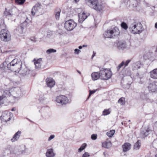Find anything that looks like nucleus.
Masks as SVG:
<instances>
[{
  "label": "nucleus",
  "mask_w": 157,
  "mask_h": 157,
  "mask_svg": "<svg viewBox=\"0 0 157 157\" xmlns=\"http://www.w3.org/2000/svg\"><path fill=\"white\" fill-rule=\"evenodd\" d=\"M22 63L21 62H17L16 59H14L11 62L7 64L8 69L12 71L19 72L22 68Z\"/></svg>",
  "instance_id": "f257e3e1"
},
{
  "label": "nucleus",
  "mask_w": 157,
  "mask_h": 157,
  "mask_svg": "<svg viewBox=\"0 0 157 157\" xmlns=\"http://www.w3.org/2000/svg\"><path fill=\"white\" fill-rule=\"evenodd\" d=\"M129 29L132 33L135 34L141 33L144 30L143 27L140 22L132 24L130 25Z\"/></svg>",
  "instance_id": "f03ea898"
},
{
  "label": "nucleus",
  "mask_w": 157,
  "mask_h": 157,
  "mask_svg": "<svg viewBox=\"0 0 157 157\" xmlns=\"http://www.w3.org/2000/svg\"><path fill=\"white\" fill-rule=\"evenodd\" d=\"M120 32L117 27H115L112 29H107L103 34V37L106 38H112L113 36L119 35Z\"/></svg>",
  "instance_id": "7ed1b4c3"
},
{
  "label": "nucleus",
  "mask_w": 157,
  "mask_h": 157,
  "mask_svg": "<svg viewBox=\"0 0 157 157\" xmlns=\"http://www.w3.org/2000/svg\"><path fill=\"white\" fill-rule=\"evenodd\" d=\"M100 78L102 80H107L112 75L111 72L107 69L102 68L99 71Z\"/></svg>",
  "instance_id": "20e7f679"
},
{
  "label": "nucleus",
  "mask_w": 157,
  "mask_h": 157,
  "mask_svg": "<svg viewBox=\"0 0 157 157\" xmlns=\"http://www.w3.org/2000/svg\"><path fill=\"white\" fill-rule=\"evenodd\" d=\"M0 38L2 41L8 42L11 40L10 32L6 29H2L1 31Z\"/></svg>",
  "instance_id": "39448f33"
},
{
  "label": "nucleus",
  "mask_w": 157,
  "mask_h": 157,
  "mask_svg": "<svg viewBox=\"0 0 157 157\" xmlns=\"http://www.w3.org/2000/svg\"><path fill=\"white\" fill-rule=\"evenodd\" d=\"M77 24L73 20H70L66 21L64 24V28L68 31L72 30L76 26Z\"/></svg>",
  "instance_id": "423d86ee"
},
{
  "label": "nucleus",
  "mask_w": 157,
  "mask_h": 157,
  "mask_svg": "<svg viewBox=\"0 0 157 157\" xmlns=\"http://www.w3.org/2000/svg\"><path fill=\"white\" fill-rule=\"evenodd\" d=\"M68 101L67 97L63 95H59L56 98V101L62 105L66 104L68 102Z\"/></svg>",
  "instance_id": "0eeeda50"
},
{
  "label": "nucleus",
  "mask_w": 157,
  "mask_h": 157,
  "mask_svg": "<svg viewBox=\"0 0 157 157\" xmlns=\"http://www.w3.org/2000/svg\"><path fill=\"white\" fill-rule=\"evenodd\" d=\"M140 3V0H129L127 2L128 4H129V7L133 10H136V8L139 6Z\"/></svg>",
  "instance_id": "6e6552de"
},
{
  "label": "nucleus",
  "mask_w": 157,
  "mask_h": 157,
  "mask_svg": "<svg viewBox=\"0 0 157 157\" xmlns=\"http://www.w3.org/2000/svg\"><path fill=\"white\" fill-rule=\"evenodd\" d=\"M148 84L149 85L147 87L149 91L151 92H155L157 88V82L152 81L149 79Z\"/></svg>",
  "instance_id": "1a4fd4ad"
},
{
  "label": "nucleus",
  "mask_w": 157,
  "mask_h": 157,
  "mask_svg": "<svg viewBox=\"0 0 157 157\" xmlns=\"http://www.w3.org/2000/svg\"><path fill=\"white\" fill-rule=\"evenodd\" d=\"M25 146H18L17 147L15 150L14 152L17 155H20L23 153H27V152H25L24 151V148L25 147Z\"/></svg>",
  "instance_id": "9d476101"
},
{
  "label": "nucleus",
  "mask_w": 157,
  "mask_h": 157,
  "mask_svg": "<svg viewBox=\"0 0 157 157\" xmlns=\"http://www.w3.org/2000/svg\"><path fill=\"white\" fill-rule=\"evenodd\" d=\"M11 94L9 90H6L4 91L3 95L0 96V103H3V100L6 98L9 97L11 95Z\"/></svg>",
  "instance_id": "9b49d317"
},
{
  "label": "nucleus",
  "mask_w": 157,
  "mask_h": 157,
  "mask_svg": "<svg viewBox=\"0 0 157 157\" xmlns=\"http://www.w3.org/2000/svg\"><path fill=\"white\" fill-rule=\"evenodd\" d=\"M41 8V5L39 3H38L36 4L33 6L31 10V15L33 16H34L35 14L40 10Z\"/></svg>",
  "instance_id": "f8f14e48"
},
{
  "label": "nucleus",
  "mask_w": 157,
  "mask_h": 157,
  "mask_svg": "<svg viewBox=\"0 0 157 157\" xmlns=\"http://www.w3.org/2000/svg\"><path fill=\"white\" fill-rule=\"evenodd\" d=\"M102 3L101 2L97 1L94 5L92 7L93 9L98 11H100L102 10Z\"/></svg>",
  "instance_id": "ddd939ff"
},
{
  "label": "nucleus",
  "mask_w": 157,
  "mask_h": 157,
  "mask_svg": "<svg viewBox=\"0 0 157 157\" xmlns=\"http://www.w3.org/2000/svg\"><path fill=\"white\" fill-rule=\"evenodd\" d=\"M149 129L148 128H147L144 129L142 128L141 130L140 135L143 138H145L149 134Z\"/></svg>",
  "instance_id": "4468645a"
},
{
  "label": "nucleus",
  "mask_w": 157,
  "mask_h": 157,
  "mask_svg": "<svg viewBox=\"0 0 157 157\" xmlns=\"http://www.w3.org/2000/svg\"><path fill=\"white\" fill-rule=\"evenodd\" d=\"M46 82L48 86L50 88L53 87L55 84L54 81L51 78H47Z\"/></svg>",
  "instance_id": "2eb2a0df"
},
{
  "label": "nucleus",
  "mask_w": 157,
  "mask_h": 157,
  "mask_svg": "<svg viewBox=\"0 0 157 157\" xmlns=\"http://www.w3.org/2000/svg\"><path fill=\"white\" fill-rule=\"evenodd\" d=\"M78 17L79 18V22L81 23H82L87 18V16L84 12H83L82 13H78Z\"/></svg>",
  "instance_id": "dca6fc26"
},
{
  "label": "nucleus",
  "mask_w": 157,
  "mask_h": 157,
  "mask_svg": "<svg viewBox=\"0 0 157 157\" xmlns=\"http://www.w3.org/2000/svg\"><path fill=\"white\" fill-rule=\"evenodd\" d=\"M34 60L36 68H40L41 66V63L42 62V59L40 58L37 60L34 59Z\"/></svg>",
  "instance_id": "f3484780"
},
{
  "label": "nucleus",
  "mask_w": 157,
  "mask_h": 157,
  "mask_svg": "<svg viewBox=\"0 0 157 157\" xmlns=\"http://www.w3.org/2000/svg\"><path fill=\"white\" fill-rule=\"evenodd\" d=\"M21 134V132L18 131L14 135L13 138L11 139V141L13 142L17 140L19 138Z\"/></svg>",
  "instance_id": "a211bd4d"
},
{
  "label": "nucleus",
  "mask_w": 157,
  "mask_h": 157,
  "mask_svg": "<svg viewBox=\"0 0 157 157\" xmlns=\"http://www.w3.org/2000/svg\"><path fill=\"white\" fill-rule=\"evenodd\" d=\"M131 145L128 143H124L122 146L124 152H126L129 151L131 148Z\"/></svg>",
  "instance_id": "6ab92c4d"
},
{
  "label": "nucleus",
  "mask_w": 157,
  "mask_h": 157,
  "mask_svg": "<svg viewBox=\"0 0 157 157\" xmlns=\"http://www.w3.org/2000/svg\"><path fill=\"white\" fill-rule=\"evenodd\" d=\"M20 71L21 74L23 76H25L29 74L30 70L26 67H25L23 70H21V69Z\"/></svg>",
  "instance_id": "aec40b11"
},
{
  "label": "nucleus",
  "mask_w": 157,
  "mask_h": 157,
  "mask_svg": "<svg viewBox=\"0 0 157 157\" xmlns=\"http://www.w3.org/2000/svg\"><path fill=\"white\" fill-rule=\"evenodd\" d=\"M97 1V0H85V2L87 5L92 8Z\"/></svg>",
  "instance_id": "412c9836"
},
{
  "label": "nucleus",
  "mask_w": 157,
  "mask_h": 157,
  "mask_svg": "<svg viewBox=\"0 0 157 157\" xmlns=\"http://www.w3.org/2000/svg\"><path fill=\"white\" fill-rule=\"evenodd\" d=\"M151 77L154 79H157V68H155L150 72Z\"/></svg>",
  "instance_id": "4be33fe9"
},
{
  "label": "nucleus",
  "mask_w": 157,
  "mask_h": 157,
  "mask_svg": "<svg viewBox=\"0 0 157 157\" xmlns=\"http://www.w3.org/2000/svg\"><path fill=\"white\" fill-rule=\"evenodd\" d=\"M61 12V10L59 8H56L55 9L54 11V14L56 20H59V19Z\"/></svg>",
  "instance_id": "5701e85b"
},
{
  "label": "nucleus",
  "mask_w": 157,
  "mask_h": 157,
  "mask_svg": "<svg viewBox=\"0 0 157 157\" xmlns=\"http://www.w3.org/2000/svg\"><path fill=\"white\" fill-rule=\"evenodd\" d=\"M117 46L119 49H124L126 48V44L125 41H119L117 44Z\"/></svg>",
  "instance_id": "b1692460"
},
{
  "label": "nucleus",
  "mask_w": 157,
  "mask_h": 157,
  "mask_svg": "<svg viewBox=\"0 0 157 157\" xmlns=\"http://www.w3.org/2000/svg\"><path fill=\"white\" fill-rule=\"evenodd\" d=\"M55 155V154L53 153V149H49L47 150L46 153V156L47 157H54Z\"/></svg>",
  "instance_id": "393cba45"
},
{
  "label": "nucleus",
  "mask_w": 157,
  "mask_h": 157,
  "mask_svg": "<svg viewBox=\"0 0 157 157\" xmlns=\"http://www.w3.org/2000/svg\"><path fill=\"white\" fill-rule=\"evenodd\" d=\"M1 119L3 121L7 122L11 119V118L10 117L9 114H6L3 115L1 116Z\"/></svg>",
  "instance_id": "a878e982"
},
{
  "label": "nucleus",
  "mask_w": 157,
  "mask_h": 157,
  "mask_svg": "<svg viewBox=\"0 0 157 157\" xmlns=\"http://www.w3.org/2000/svg\"><path fill=\"white\" fill-rule=\"evenodd\" d=\"M91 77L92 79L94 80H96L99 78H100L99 72H94L93 73L91 74Z\"/></svg>",
  "instance_id": "bb28decb"
},
{
  "label": "nucleus",
  "mask_w": 157,
  "mask_h": 157,
  "mask_svg": "<svg viewBox=\"0 0 157 157\" xmlns=\"http://www.w3.org/2000/svg\"><path fill=\"white\" fill-rule=\"evenodd\" d=\"M112 144L110 141H106L102 143V146L105 148H108L111 147Z\"/></svg>",
  "instance_id": "cd10ccee"
},
{
  "label": "nucleus",
  "mask_w": 157,
  "mask_h": 157,
  "mask_svg": "<svg viewBox=\"0 0 157 157\" xmlns=\"http://www.w3.org/2000/svg\"><path fill=\"white\" fill-rule=\"evenodd\" d=\"M152 53L150 52H148L144 54L143 56V58L145 60L149 59L151 58Z\"/></svg>",
  "instance_id": "c85d7f7f"
},
{
  "label": "nucleus",
  "mask_w": 157,
  "mask_h": 157,
  "mask_svg": "<svg viewBox=\"0 0 157 157\" xmlns=\"http://www.w3.org/2000/svg\"><path fill=\"white\" fill-rule=\"evenodd\" d=\"M141 146V143L140 142V140H138L137 142L135 144L133 148L134 149L136 150H138L140 148Z\"/></svg>",
  "instance_id": "c756f323"
},
{
  "label": "nucleus",
  "mask_w": 157,
  "mask_h": 157,
  "mask_svg": "<svg viewBox=\"0 0 157 157\" xmlns=\"http://www.w3.org/2000/svg\"><path fill=\"white\" fill-rule=\"evenodd\" d=\"M115 132L114 130H111L106 133V135L109 137H112L114 135Z\"/></svg>",
  "instance_id": "7c9ffc66"
},
{
  "label": "nucleus",
  "mask_w": 157,
  "mask_h": 157,
  "mask_svg": "<svg viewBox=\"0 0 157 157\" xmlns=\"http://www.w3.org/2000/svg\"><path fill=\"white\" fill-rule=\"evenodd\" d=\"M86 146V144L84 143L82 144L80 147L78 149V152H81L83 149H84Z\"/></svg>",
  "instance_id": "2f4dec72"
},
{
  "label": "nucleus",
  "mask_w": 157,
  "mask_h": 157,
  "mask_svg": "<svg viewBox=\"0 0 157 157\" xmlns=\"http://www.w3.org/2000/svg\"><path fill=\"white\" fill-rule=\"evenodd\" d=\"M118 102L120 103L121 105H124L125 102V98L123 97L119 99Z\"/></svg>",
  "instance_id": "473e14b6"
},
{
  "label": "nucleus",
  "mask_w": 157,
  "mask_h": 157,
  "mask_svg": "<svg viewBox=\"0 0 157 157\" xmlns=\"http://www.w3.org/2000/svg\"><path fill=\"white\" fill-rule=\"evenodd\" d=\"M25 0H15V3L19 5H22L25 2Z\"/></svg>",
  "instance_id": "72a5a7b5"
},
{
  "label": "nucleus",
  "mask_w": 157,
  "mask_h": 157,
  "mask_svg": "<svg viewBox=\"0 0 157 157\" xmlns=\"http://www.w3.org/2000/svg\"><path fill=\"white\" fill-rule=\"evenodd\" d=\"M121 26L122 28L125 30H126L128 28V26L127 24L124 22L121 23Z\"/></svg>",
  "instance_id": "f704fd0d"
},
{
  "label": "nucleus",
  "mask_w": 157,
  "mask_h": 157,
  "mask_svg": "<svg viewBox=\"0 0 157 157\" xmlns=\"http://www.w3.org/2000/svg\"><path fill=\"white\" fill-rule=\"evenodd\" d=\"M56 52V50L52 48H50L47 50L46 53L48 54H49L52 52Z\"/></svg>",
  "instance_id": "c9c22d12"
},
{
  "label": "nucleus",
  "mask_w": 157,
  "mask_h": 157,
  "mask_svg": "<svg viewBox=\"0 0 157 157\" xmlns=\"http://www.w3.org/2000/svg\"><path fill=\"white\" fill-rule=\"evenodd\" d=\"M124 61H122L121 63L117 67V71H119L120 69L124 65Z\"/></svg>",
  "instance_id": "e433bc0d"
},
{
  "label": "nucleus",
  "mask_w": 157,
  "mask_h": 157,
  "mask_svg": "<svg viewBox=\"0 0 157 157\" xmlns=\"http://www.w3.org/2000/svg\"><path fill=\"white\" fill-rule=\"evenodd\" d=\"M16 91L18 96H20L21 95V90L20 88H17L16 89Z\"/></svg>",
  "instance_id": "4c0bfd02"
},
{
  "label": "nucleus",
  "mask_w": 157,
  "mask_h": 157,
  "mask_svg": "<svg viewBox=\"0 0 157 157\" xmlns=\"http://www.w3.org/2000/svg\"><path fill=\"white\" fill-rule=\"evenodd\" d=\"M110 112L109 111V109H105L103 111V114L105 116L110 114Z\"/></svg>",
  "instance_id": "58836bf2"
},
{
  "label": "nucleus",
  "mask_w": 157,
  "mask_h": 157,
  "mask_svg": "<svg viewBox=\"0 0 157 157\" xmlns=\"http://www.w3.org/2000/svg\"><path fill=\"white\" fill-rule=\"evenodd\" d=\"M4 14L6 16H12L13 15V14L12 13L11 11H9V12L6 11L4 12Z\"/></svg>",
  "instance_id": "ea45409f"
},
{
  "label": "nucleus",
  "mask_w": 157,
  "mask_h": 157,
  "mask_svg": "<svg viewBox=\"0 0 157 157\" xmlns=\"http://www.w3.org/2000/svg\"><path fill=\"white\" fill-rule=\"evenodd\" d=\"M6 63V62H4L3 64H1L0 65V69H1V70H2V71H3L4 70V68H5V67H4V64Z\"/></svg>",
  "instance_id": "a19ab883"
},
{
  "label": "nucleus",
  "mask_w": 157,
  "mask_h": 157,
  "mask_svg": "<svg viewBox=\"0 0 157 157\" xmlns=\"http://www.w3.org/2000/svg\"><path fill=\"white\" fill-rule=\"evenodd\" d=\"M130 61L131 60L130 59H128L125 62H124V68L126 66H128V64L130 63Z\"/></svg>",
  "instance_id": "79ce46f5"
},
{
  "label": "nucleus",
  "mask_w": 157,
  "mask_h": 157,
  "mask_svg": "<svg viewBox=\"0 0 157 157\" xmlns=\"http://www.w3.org/2000/svg\"><path fill=\"white\" fill-rule=\"evenodd\" d=\"M97 138V135L96 134H93L91 136V138L93 140H95Z\"/></svg>",
  "instance_id": "37998d69"
},
{
  "label": "nucleus",
  "mask_w": 157,
  "mask_h": 157,
  "mask_svg": "<svg viewBox=\"0 0 157 157\" xmlns=\"http://www.w3.org/2000/svg\"><path fill=\"white\" fill-rule=\"evenodd\" d=\"M90 155L88 152H85L84 154L82 155V157H89Z\"/></svg>",
  "instance_id": "c03bdc74"
},
{
  "label": "nucleus",
  "mask_w": 157,
  "mask_h": 157,
  "mask_svg": "<svg viewBox=\"0 0 157 157\" xmlns=\"http://www.w3.org/2000/svg\"><path fill=\"white\" fill-rule=\"evenodd\" d=\"M80 52L81 51L77 48H76L75 50V53L76 54H78L79 52Z\"/></svg>",
  "instance_id": "a18cd8bd"
},
{
  "label": "nucleus",
  "mask_w": 157,
  "mask_h": 157,
  "mask_svg": "<svg viewBox=\"0 0 157 157\" xmlns=\"http://www.w3.org/2000/svg\"><path fill=\"white\" fill-rule=\"evenodd\" d=\"M5 24L4 23V22L2 23V24H0V27L1 29H4L5 28Z\"/></svg>",
  "instance_id": "49530a36"
},
{
  "label": "nucleus",
  "mask_w": 157,
  "mask_h": 157,
  "mask_svg": "<svg viewBox=\"0 0 157 157\" xmlns=\"http://www.w3.org/2000/svg\"><path fill=\"white\" fill-rule=\"evenodd\" d=\"M54 137L55 136L54 135H51L48 139V141H49L53 139Z\"/></svg>",
  "instance_id": "de8ad7c7"
},
{
  "label": "nucleus",
  "mask_w": 157,
  "mask_h": 157,
  "mask_svg": "<svg viewBox=\"0 0 157 157\" xmlns=\"http://www.w3.org/2000/svg\"><path fill=\"white\" fill-rule=\"evenodd\" d=\"M96 90H90V95H91L94 93L96 92Z\"/></svg>",
  "instance_id": "09e8293b"
},
{
  "label": "nucleus",
  "mask_w": 157,
  "mask_h": 157,
  "mask_svg": "<svg viewBox=\"0 0 157 157\" xmlns=\"http://www.w3.org/2000/svg\"><path fill=\"white\" fill-rule=\"evenodd\" d=\"M95 54H96V53H95L94 52H93V54L92 56V59L95 56Z\"/></svg>",
  "instance_id": "8fccbe9b"
},
{
  "label": "nucleus",
  "mask_w": 157,
  "mask_h": 157,
  "mask_svg": "<svg viewBox=\"0 0 157 157\" xmlns=\"http://www.w3.org/2000/svg\"><path fill=\"white\" fill-rule=\"evenodd\" d=\"M24 151H25V152H27V153H28V149H27V148H24Z\"/></svg>",
  "instance_id": "3c124183"
},
{
  "label": "nucleus",
  "mask_w": 157,
  "mask_h": 157,
  "mask_svg": "<svg viewBox=\"0 0 157 157\" xmlns=\"http://www.w3.org/2000/svg\"><path fill=\"white\" fill-rule=\"evenodd\" d=\"M155 27L157 29V22L155 24Z\"/></svg>",
  "instance_id": "603ef678"
},
{
  "label": "nucleus",
  "mask_w": 157,
  "mask_h": 157,
  "mask_svg": "<svg viewBox=\"0 0 157 157\" xmlns=\"http://www.w3.org/2000/svg\"><path fill=\"white\" fill-rule=\"evenodd\" d=\"M82 47L81 46H79V47H78V48L79 49H81L82 48Z\"/></svg>",
  "instance_id": "864d4df0"
},
{
  "label": "nucleus",
  "mask_w": 157,
  "mask_h": 157,
  "mask_svg": "<svg viewBox=\"0 0 157 157\" xmlns=\"http://www.w3.org/2000/svg\"><path fill=\"white\" fill-rule=\"evenodd\" d=\"M135 67L136 68H137V69L140 68V65H139V66H138L137 67Z\"/></svg>",
  "instance_id": "5fc2aeb1"
},
{
  "label": "nucleus",
  "mask_w": 157,
  "mask_h": 157,
  "mask_svg": "<svg viewBox=\"0 0 157 157\" xmlns=\"http://www.w3.org/2000/svg\"><path fill=\"white\" fill-rule=\"evenodd\" d=\"M91 95H90V94L89 93V95L88 97V98H87V100L90 97V96H91Z\"/></svg>",
  "instance_id": "6e6d98bb"
},
{
  "label": "nucleus",
  "mask_w": 157,
  "mask_h": 157,
  "mask_svg": "<svg viewBox=\"0 0 157 157\" xmlns=\"http://www.w3.org/2000/svg\"><path fill=\"white\" fill-rule=\"evenodd\" d=\"M15 110V108H12L11 109V111H13Z\"/></svg>",
  "instance_id": "4d7b16f0"
},
{
  "label": "nucleus",
  "mask_w": 157,
  "mask_h": 157,
  "mask_svg": "<svg viewBox=\"0 0 157 157\" xmlns=\"http://www.w3.org/2000/svg\"><path fill=\"white\" fill-rule=\"evenodd\" d=\"M87 46V45H83L82 46V47H86Z\"/></svg>",
  "instance_id": "13d9d810"
},
{
  "label": "nucleus",
  "mask_w": 157,
  "mask_h": 157,
  "mask_svg": "<svg viewBox=\"0 0 157 157\" xmlns=\"http://www.w3.org/2000/svg\"><path fill=\"white\" fill-rule=\"evenodd\" d=\"M139 64V63H138V62H136V63H135V64L136 65V64H137L138 65Z\"/></svg>",
  "instance_id": "bf43d9fd"
},
{
  "label": "nucleus",
  "mask_w": 157,
  "mask_h": 157,
  "mask_svg": "<svg viewBox=\"0 0 157 157\" xmlns=\"http://www.w3.org/2000/svg\"><path fill=\"white\" fill-rule=\"evenodd\" d=\"M78 71V72L80 74H81V72H80V71Z\"/></svg>",
  "instance_id": "052dcab7"
},
{
  "label": "nucleus",
  "mask_w": 157,
  "mask_h": 157,
  "mask_svg": "<svg viewBox=\"0 0 157 157\" xmlns=\"http://www.w3.org/2000/svg\"><path fill=\"white\" fill-rule=\"evenodd\" d=\"M155 157H157V153L155 155Z\"/></svg>",
  "instance_id": "680f3d73"
},
{
  "label": "nucleus",
  "mask_w": 157,
  "mask_h": 157,
  "mask_svg": "<svg viewBox=\"0 0 157 157\" xmlns=\"http://www.w3.org/2000/svg\"><path fill=\"white\" fill-rule=\"evenodd\" d=\"M155 124H157V121L155 122Z\"/></svg>",
  "instance_id": "e2e57ef3"
},
{
  "label": "nucleus",
  "mask_w": 157,
  "mask_h": 157,
  "mask_svg": "<svg viewBox=\"0 0 157 157\" xmlns=\"http://www.w3.org/2000/svg\"><path fill=\"white\" fill-rule=\"evenodd\" d=\"M103 154H104V155H105V152H104V153H103Z\"/></svg>",
  "instance_id": "0e129e2a"
},
{
  "label": "nucleus",
  "mask_w": 157,
  "mask_h": 157,
  "mask_svg": "<svg viewBox=\"0 0 157 157\" xmlns=\"http://www.w3.org/2000/svg\"><path fill=\"white\" fill-rule=\"evenodd\" d=\"M130 120H129L128 121H129V122H130Z\"/></svg>",
  "instance_id": "69168bd1"
},
{
  "label": "nucleus",
  "mask_w": 157,
  "mask_h": 157,
  "mask_svg": "<svg viewBox=\"0 0 157 157\" xmlns=\"http://www.w3.org/2000/svg\"><path fill=\"white\" fill-rule=\"evenodd\" d=\"M75 1H77V0H75Z\"/></svg>",
  "instance_id": "338daca9"
}]
</instances>
